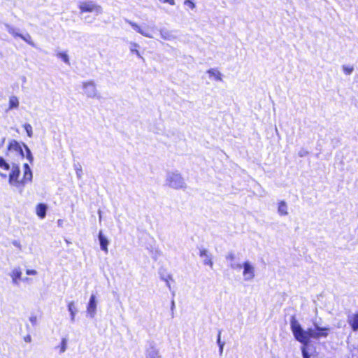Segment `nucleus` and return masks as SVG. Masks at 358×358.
Segmentation results:
<instances>
[{"instance_id":"nucleus-1","label":"nucleus","mask_w":358,"mask_h":358,"mask_svg":"<svg viewBox=\"0 0 358 358\" xmlns=\"http://www.w3.org/2000/svg\"><path fill=\"white\" fill-rule=\"evenodd\" d=\"M315 329L309 328L304 330L294 316L290 320V327L295 339L302 343L301 348L303 358H311L306 346L310 341V338L319 339L321 337L326 338L329 335L330 328L329 327H320L317 322L313 323Z\"/></svg>"},{"instance_id":"nucleus-2","label":"nucleus","mask_w":358,"mask_h":358,"mask_svg":"<svg viewBox=\"0 0 358 358\" xmlns=\"http://www.w3.org/2000/svg\"><path fill=\"white\" fill-rule=\"evenodd\" d=\"M0 168L6 171L10 169V172L8 176V183L10 185L16 187L22 186V179L20 180L19 178L20 169L18 164L13 163L10 166L3 157H0Z\"/></svg>"},{"instance_id":"nucleus-3","label":"nucleus","mask_w":358,"mask_h":358,"mask_svg":"<svg viewBox=\"0 0 358 358\" xmlns=\"http://www.w3.org/2000/svg\"><path fill=\"white\" fill-rule=\"evenodd\" d=\"M166 185L171 188L178 189H185L187 185L182 177L178 172H168L166 178Z\"/></svg>"},{"instance_id":"nucleus-4","label":"nucleus","mask_w":358,"mask_h":358,"mask_svg":"<svg viewBox=\"0 0 358 358\" xmlns=\"http://www.w3.org/2000/svg\"><path fill=\"white\" fill-rule=\"evenodd\" d=\"M80 13H95L96 15L102 13V8L92 1H80L78 4Z\"/></svg>"},{"instance_id":"nucleus-5","label":"nucleus","mask_w":358,"mask_h":358,"mask_svg":"<svg viewBox=\"0 0 358 358\" xmlns=\"http://www.w3.org/2000/svg\"><path fill=\"white\" fill-rule=\"evenodd\" d=\"M84 94L88 98L100 99L101 96L99 93L94 81L89 80L83 82Z\"/></svg>"},{"instance_id":"nucleus-6","label":"nucleus","mask_w":358,"mask_h":358,"mask_svg":"<svg viewBox=\"0 0 358 358\" xmlns=\"http://www.w3.org/2000/svg\"><path fill=\"white\" fill-rule=\"evenodd\" d=\"M97 309V301L96 299V296L94 294H92L90 296L89 302L87 306V317H90L91 319L94 318L96 314Z\"/></svg>"},{"instance_id":"nucleus-7","label":"nucleus","mask_w":358,"mask_h":358,"mask_svg":"<svg viewBox=\"0 0 358 358\" xmlns=\"http://www.w3.org/2000/svg\"><path fill=\"white\" fill-rule=\"evenodd\" d=\"M243 266L244 280L246 281L252 280L255 277V268L249 262H244Z\"/></svg>"},{"instance_id":"nucleus-8","label":"nucleus","mask_w":358,"mask_h":358,"mask_svg":"<svg viewBox=\"0 0 358 358\" xmlns=\"http://www.w3.org/2000/svg\"><path fill=\"white\" fill-rule=\"evenodd\" d=\"M24 174L22 178V186H24L26 183L31 182L32 181V171L27 164L23 165Z\"/></svg>"},{"instance_id":"nucleus-9","label":"nucleus","mask_w":358,"mask_h":358,"mask_svg":"<svg viewBox=\"0 0 358 358\" xmlns=\"http://www.w3.org/2000/svg\"><path fill=\"white\" fill-rule=\"evenodd\" d=\"M8 151H15L18 153L22 158L24 157V151L20 145V144L15 140H12L8 146Z\"/></svg>"},{"instance_id":"nucleus-10","label":"nucleus","mask_w":358,"mask_h":358,"mask_svg":"<svg viewBox=\"0 0 358 358\" xmlns=\"http://www.w3.org/2000/svg\"><path fill=\"white\" fill-rule=\"evenodd\" d=\"M126 22L129 24L132 28L136 30L137 32H138L140 34L143 35V36L152 38V36L147 31V29H142L140 26H138L136 23L127 20Z\"/></svg>"},{"instance_id":"nucleus-11","label":"nucleus","mask_w":358,"mask_h":358,"mask_svg":"<svg viewBox=\"0 0 358 358\" xmlns=\"http://www.w3.org/2000/svg\"><path fill=\"white\" fill-rule=\"evenodd\" d=\"M9 275L12 278L13 284L15 285H19V280L22 279L21 268L20 267L13 268Z\"/></svg>"},{"instance_id":"nucleus-12","label":"nucleus","mask_w":358,"mask_h":358,"mask_svg":"<svg viewBox=\"0 0 358 358\" xmlns=\"http://www.w3.org/2000/svg\"><path fill=\"white\" fill-rule=\"evenodd\" d=\"M199 255L201 257H204L203 264L205 265L210 266L211 268L213 267V262L212 261L211 255L208 254V252L205 248L200 249Z\"/></svg>"},{"instance_id":"nucleus-13","label":"nucleus","mask_w":358,"mask_h":358,"mask_svg":"<svg viewBox=\"0 0 358 358\" xmlns=\"http://www.w3.org/2000/svg\"><path fill=\"white\" fill-rule=\"evenodd\" d=\"M98 237H99L101 249L103 251H104L105 253H108V245L109 244V241H108V238L105 236H103L101 231H99Z\"/></svg>"},{"instance_id":"nucleus-14","label":"nucleus","mask_w":358,"mask_h":358,"mask_svg":"<svg viewBox=\"0 0 358 358\" xmlns=\"http://www.w3.org/2000/svg\"><path fill=\"white\" fill-rule=\"evenodd\" d=\"M348 322L353 331H358V312L351 316H349L348 318Z\"/></svg>"},{"instance_id":"nucleus-15","label":"nucleus","mask_w":358,"mask_h":358,"mask_svg":"<svg viewBox=\"0 0 358 358\" xmlns=\"http://www.w3.org/2000/svg\"><path fill=\"white\" fill-rule=\"evenodd\" d=\"M48 206L44 203H39L36 206V214L37 215L43 219L45 217Z\"/></svg>"},{"instance_id":"nucleus-16","label":"nucleus","mask_w":358,"mask_h":358,"mask_svg":"<svg viewBox=\"0 0 358 358\" xmlns=\"http://www.w3.org/2000/svg\"><path fill=\"white\" fill-rule=\"evenodd\" d=\"M147 358H161L158 350L153 345H151L146 352Z\"/></svg>"},{"instance_id":"nucleus-17","label":"nucleus","mask_w":358,"mask_h":358,"mask_svg":"<svg viewBox=\"0 0 358 358\" xmlns=\"http://www.w3.org/2000/svg\"><path fill=\"white\" fill-rule=\"evenodd\" d=\"M159 33H160L161 37L163 39L166 40V41H172V40L176 39V36L172 34L171 31H170L166 29H160Z\"/></svg>"},{"instance_id":"nucleus-18","label":"nucleus","mask_w":358,"mask_h":358,"mask_svg":"<svg viewBox=\"0 0 358 358\" xmlns=\"http://www.w3.org/2000/svg\"><path fill=\"white\" fill-rule=\"evenodd\" d=\"M19 100L18 98L15 96L12 95L9 97V106L8 108L6 110V111H8L10 110L13 109H17L19 106Z\"/></svg>"},{"instance_id":"nucleus-19","label":"nucleus","mask_w":358,"mask_h":358,"mask_svg":"<svg viewBox=\"0 0 358 358\" xmlns=\"http://www.w3.org/2000/svg\"><path fill=\"white\" fill-rule=\"evenodd\" d=\"M68 310L70 312L71 321V322H74L75 316L76 315V313L78 312V310H77L75 303L73 301H71L70 303H69Z\"/></svg>"},{"instance_id":"nucleus-20","label":"nucleus","mask_w":358,"mask_h":358,"mask_svg":"<svg viewBox=\"0 0 358 358\" xmlns=\"http://www.w3.org/2000/svg\"><path fill=\"white\" fill-rule=\"evenodd\" d=\"M278 213L282 216H285L288 214L287 205L285 203V201H281L279 202L278 207Z\"/></svg>"},{"instance_id":"nucleus-21","label":"nucleus","mask_w":358,"mask_h":358,"mask_svg":"<svg viewBox=\"0 0 358 358\" xmlns=\"http://www.w3.org/2000/svg\"><path fill=\"white\" fill-rule=\"evenodd\" d=\"M7 31L11 34L12 36H13L14 37H20V34L18 32V29H15V27H12L11 25L8 24H4Z\"/></svg>"},{"instance_id":"nucleus-22","label":"nucleus","mask_w":358,"mask_h":358,"mask_svg":"<svg viewBox=\"0 0 358 358\" xmlns=\"http://www.w3.org/2000/svg\"><path fill=\"white\" fill-rule=\"evenodd\" d=\"M207 73L210 75V76L214 77L216 80H222V74L217 69H210L207 71Z\"/></svg>"},{"instance_id":"nucleus-23","label":"nucleus","mask_w":358,"mask_h":358,"mask_svg":"<svg viewBox=\"0 0 358 358\" xmlns=\"http://www.w3.org/2000/svg\"><path fill=\"white\" fill-rule=\"evenodd\" d=\"M20 38H22L23 41L27 42L29 45L34 47L35 44L31 40V37L29 34H26L25 35L21 34L20 36Z\"/></svg>"},{"instance_id":"nucleus-24","label":"nucleus","mask_w":358,"mask_h":358,"mask_svg":"<svg viewBox=\"0 0 358 358\" xmlns=\"http://www.w3.org/2000/svg\"><path fill=\"white\" fill-rule=\"evenodd\" d=\"M130 45V51L133 53H135L138 57L143 59L139 51L136 49V48H138L139 45L136 43H131Z\"/></svg>"},{"instance_id":"nucleus-25","label":"nucleus","mask_w":358,"mask_h":358,"mask_svg":"<svg viewBox=\"0 0 358 358\" xmlns=\"http://www.w3.org/2000/svg\"><path fill=\"white\" fill-rule=\"evenodd\" d=\"M24 148L26 150V158L29 160L30 163H32L34 161V157L32 155V153L30 150V149L28 148V146L26 144H23Z\"/></svg>"},{"instance_id":"nucleus-26","label":"nucleus","mask_w":358,"mask_h":358,"mask_svg":"<svg viewBox=\"0 0 358 358\" xmlns=\"http://www.w3.org/2000/svg\"><path fill=\"white\" fill-rule=\"evenodd\" d=\"M66 348H67V338H63L62 339V342L59 345V353L60 354L64 353L66 350Z\"/></svg>"},{"instance_id":"nucleus-27","label":"nucleus","mask_w":358,"mask_h":358,"mask_svg":"<svg viewBox=\"0 0 358 358\" xmlns=\"http://www.w3.org/2000/svg\"><path fill=\"white\" fill-rule=\"evenodd\" d=\"M57 57L61 58L64 63L67 64H70L69 58L66 53L64 52H59L57 54Z\"/></svg>"},{"instance_id":"nucleus-28","label":"nucleus","mask_w":358,"mask_h":358,"mask_svg":"<svg viewBox=\"0 0 358 358\" xmlns=\"http://www.w3.org/2000/svg\"><path fill=\"white\" fill-rule=\"evenodd\" d=\"M27 134V136L29 137H31L33 136V131H32V127L30 124L29 123H25L24 125H23Z\"/></svg>"},{"instance_id":"nucleus-29","label":"nucleus","mask_w":358,"mask_h":358,"mask_svg":"<svg viewBox=\"0 0 358 358\" xmlns=\"http://www.w3.org/2000/svg\"><path fill=\"white\" fill-rule=\"evenodd\" d=\"M74 167H75V170H76V176H77L78 178H81L82 175H83V170H82L81 165L79 164H75Z\"/></svg>"},{"instance_id":"nucleus-30","label":"nucleus","mask_w":358,"mask_h":358,"mask_svg":"<svg viewBox=\"0 0 358 358\" xmlns=\"http://www.w3.org/2000/svg\"><path fill=\"white\" fill-rule=\"evenodd\" d=\"M229 266L234 270H241L243 267L241 264L235 262H231Z\"/></svg>"},{"instance_id":"nucleus-31","label":"nucleus","mask_w":358,"mask_h":358,"mask_svg":"<svg viewBox=\"0 0 358 358\" xmlns=\"http://www.w3.org/2000/svg\"><path fill=\"white\" fill-rule=\"evenodd\" d=\"M343 70L344 73L347 75H350L354 71V68L352 66H343Z\"/></svg>"},{"instance_id":"nucleus-32","label":"nucleus","mask_w":358,"mask_h":358,"mask_svg":"<svg viewBox=\"0 0 358 358\" xmlns=\"http://www.w3.org/2000/svg\"><path fill=\"white\" fill-rule=\"evenodd\" d=\"M226 259L227 260H230L231 262H233V261L235 259V255L234 252H228V254L226 255Z\"/></svg>"},{"instance_id":"nucleus-33","label":"nucleus","mask_w":358,"mask_h":358,"mask_svg":"<svg viewBox=\"0 0 358 358\" xmlns=\"http://www.w3.org/2000/svg\"><path fill=\"white\" fill-rule=\"evenodd\" d=\"M184 4L189 6L191 9H194L195 8V3L190 0H186L184 2Z\"/></svg>"},{"instance_id":"nucleus-34","label":"nucleus","mask_w":358,"mask_h":358,"mask_svg":"<svg viewBox=\"0 0 358 358\" xmlns=\"http://www.w3.org/2000/svg\"><path fill=\"white\" fill-rule=\"evenodd\" d=\"M308 154V152L303 149L301 150L298 153V155L300 157H303L306 156Z\"/></svg>"},{"instance_id":"nucleus-35","label":"nucleus","mask_w":358,"mask_h":358,"mask_svg":"<svg viewBox=\"0 0 358 358\" xmlns=\"http://www.w3.org/2000/svg\"><path fill=\"white\" fill-rule=\"evenodd\" d=\"M176 305L174 300H172L171 305V317H174V309H175Z\"/></svg>"},{"instance_id":"nucleus-36","label":"nucleus","mask_w":358,"mask_h":358,"mask_svg":"<svg viewBox=\"0 0 358 358\" xmlns=\"http://www.w3.org/2000/svg\"><path fill=\"white\" fill-rule=\"evenodd\" d=\"M12 243H13V245L14 246L17 247V248H19L20 250H21V249H22V245H21V244H20V243L19 241H15H15H13L12 242Z\"/></svg>"},{"instance_id":"nucleus-37","label":"nucleus","mask_w":358,"mask_h":358,"mask_svg":"<svg viewBox=\"0 0 358 358\" xmlns=\"http://www.w3.org/2000/svg\"><path fill=\"white\" fill-rule=\"evenodd\" d=\"M26 273L27 275H36L37 274V271L36 270H33V269H27L26 271Z\"/></svg>"},{"instance_id":"nucleus-38","label":"nucleus","mask_w":358,"mask_h":358,"mask_svg":"<svg viewBox=\"0 0 358 358\" xmlns=\"http://www.w3.org/2000/svg\"><path fill=\"white\" fill-rule=\"evenodd\" d=\"M220 338H221V331H220L218 333V336H217V343L218 345H224V343L222 342Z\"/></svg>"},{"instance_id":"nucleus-39","label":"nucleus","mask_w":358,"mask_h":358,"mask_svg":"<svg viewBox=\"0 0 358 358\" xmlns=\"http://www.w3.org/2000/svg\"><path fill=\"white\" fill-rule=\"evenodd\" d=\"M159 1L163 3H169L171 5L175 4V0H159Z\"/></svg>"},{"instance_id":"nucleus-40","label":"nucleus","mask_w":358,"mask_h":358,"mask_svg":"<svg viewBox=\"0 0 358 358\" xmlns=\"http://www.w3.org/2000/svg\"><path fill=\"white\" fill-rule=\"evenodd\" d=\"M24 340L27 343H31V337L30 335H27L24 338Z\"/></svg>"},{"instance_id":"nucleus-41","label":"nucleus","mask_w":358,"mask_h":358,"mask_svg":"<svg viewBox=\"0 0 358 358\" xmlns=\"http://www.w3.org/2000/svg\"><path fill=\"white\" fill-rule=\"evenodd\" d=\"M162 280H164V279H168L169 280H171L172 279V277L171 275H168L167 277H164V276H162L161 277Z\"/></svg>"},{"instance_id":"nucleus-42","label":"nucleus","mask_w":358,"mask_h":358,"mask_svg":"<svg viewBox=\"0 0 358 358\" xmlns=\"http://www.w3.org/2000/svg\"><path fill=\"white\" fill-rule=\"evenodd\" d=\"M30 322L34 324H35L36 321V317H30Z\"/></svg>"},{"instance_id":"nucleus-43","label":"nucleus","mask_w":358,"mask_h":358,"mask_svg":"<svg viewBox=\"0 0 358 358\" xmlns=\"http://www.w3.org/2000/svg\"><path fill=\"white\" fill-rule=\"evenodd\" d=\"M0 176L1 178L5 179L7 178V174L4 173H2V172H0Z\"/></svg>"},{"instance_id":"nucleus-44","label":"nucleus","mask_w":358,"mask_h":358,"mask_svg":"<svg viewBox=\"0 0 358 358\" xmlns=\"http://www.w3.org/2000/svg\"><path fill=\"white\" fill-rule=\"evenodd\" d=\"M6 138H3L2 140L0 141V148H1L4 144Z\"/></svg>"},{"instance_id":"nucleus-45","label":"nucleus","mask_w":358,"mask_h":358,"mask_svg":"<svg viewBox=\"0 0 358 358\" xmlns=\"http://www.w3.org/2000/svg\"><path fill=\"white\" fill-rule=\"evenodd\" d=\"M164 281L166 282V286L169 287V289H171V285H170L168 279H164Z\"/></svg>"},{"instance_id":"nucleus-46","label":"nucleus","mask_w":358,"mask_h":358,"mask_svg":"<svg viewBox=\"0 0 358 358\" xmlns=\"http://www.w3.org/2000/svg\"><path fill=\"white\" fill-rule=\"evenodd\" d=\"M224 345H219V348H220V353L222 354V352H223V348H224Z\"/></svg>"},{"instance_id":"nucleus-47","label":"nucleus","mask_w":358,"mask_h":358,"mask_svg":"<svg viewBox=\"0 0 358 358\" xmlns=\"http://www.w3.org/2000/svg\"><path fill=\"white\" fill-rule=\"evenodd\" d=\"M98 213H99V220H101V210H99Z\"/></svg>"},{"instance_id":"nucleus-48","label":"nucleus","mask_w":358,"mask_h":358,"mask_svg":"<svg viewBox=\"0 0 358 358\" xmlns=\"http://www.w3.org/2000/svg\"><path fill=\"white\" fill-rule=\"evenodd\" d=\"M22 280L23 281H27V280H29V278H25L22 279Z\"/></svg>"},{"instance_id":"nucleus-49","label":"nucleus","mask_w":358,"mask_h":358,"mask_svg":"<svg viewBox=\"0 0 358 358\" xmlns=\"http://www.w3.org/2000/svg\"><path fill=\"white\" fill-rule=\"evenodd\" d=\"M58 223H59V224H62V220H58Z\"/></svg>"},{"instance_id":"nucleus-50","label":"nucleus","mask_w":358,"mask_h":358,"mask_svg":"<svg viewBox=\"0 0 358 358\" xmlns=\"http://www.w3.org/2000/svg\"><path fill=\"white\" fill-rule=\"evenodd\" d=\"M58 223H59V224H62V220H58Z\"/></svg>"},{"instance_id":"nucleus-51","label":"nucleus","mask_w":358,"mask_h":358,"mask_svg":"<svg viewBox=\"0 0 358 358\" xmlns=\"http://www.w3.org/2000/svg\"><path fill=\"white\" fill-rule=\"evenodd\" d=\"M162 358V357H161Z\"/></svg>"}]
</instances>
